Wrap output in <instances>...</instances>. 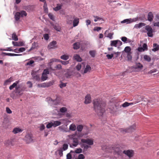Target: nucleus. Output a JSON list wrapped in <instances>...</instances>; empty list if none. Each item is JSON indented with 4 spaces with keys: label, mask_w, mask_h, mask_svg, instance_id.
<instances>
[{
    "label": "nucleus",
    "mask_w": 159,
    "mask_h": 159,
    "mask_svg": "<svg viewBox=\"0 0 159 159\" xmlns=\"http://www.w3.org/2000/svg\"><path fill=\"white\" fill-rule=\"evenodd\" d=\"M91 67L89 65H87L86 66V67L84 70V73H86L87 72H89L91 70Z\"/></svg>",
    "instance_id": "a878e982"
},
{
    "label": "nucleus",
    "mask_w": 159,
    "mask_h": 159,
    "mask_svg": "<svg viewBox=\"0 0 159 159\" xmlns=\"http://www.w3.org/2000/svg\"><path fill=\"white\" fill-rule=\"evenodd\" d=\"M7 55L11 56H21V54H16L14 53H7L5 52H2V55Z\"/></svg>",
    "instance_id": "412c9836"
},
{
    "label": "nucleus",
    "mask_w": 159,
    "mask_h": 159,
    "mask_svg": "<svg viewBox=\"0 0 159 159\" xmlns=\"http://www.w3.org/2000/svg\"><path fill=\"white\" fill-rule=\"evenodd\" d=\"M83 128V126L82 125H79L77 127V129L78 131L81 132Z\"/></svg>",
    "instance_id": "37998d69"
},
{
    "label": "nucleus",
    "mask_w": 159,
    "mask_h": 159,
    "mask_svg": "<svg viewBox=\"0 0 159 159\" xmlns=\"http://www.w3.org/2000/svg\"><path fill=\"white\" fill-rule=\"evenodd\" d=\"M113 56L114 54H107L106 55L108 59H111L113 57Z\"/></svg>",
    "instance_id": "5fc2aeb1"
},
{
    "label": "nucleus",
    "mask_w": 159,
    "mask_h": 159,
    "mask_svg": "<svg viewBox=\"0 0 159 159\" xmlns=\"http://www.w3.org/2000/svg\"><path fill=\"white\" fill-rule=\"evenodd\" d=\"M57 42L56 41H52L50 43L48 46V48L49 49L54 48L56 46H55L57 44Z\"/></svg>",
    "instance_id": "2eb2a0df"
},
{
    "label": "nucleus",
    "mask_w": 159,
    "mask_h": 159,
    "mask_svg": "<svg viewBox=\"0 0 159 159\" xmlns=\"http://www.w3.org/2000/svg\"><path fill=\"white\" fill-rule=\"evenodd\" d=\"M79 144L78 139L77 138H75L73 139V143L72 144H70V147L72 148L73 147H76Z\"/></svg>",
    "instance_id": "1a4fd4ad"
},
{
    "label": "nucleus",
    "mask_w": 159,
    "mask_h": 159,
    "mask_svg": "<svg viewBox=\"0 0 159 159\" xmlns=\"http://www.w3.org/2000/svg\"><path fill=\"white\" fill-rule=\"evenodd\" d=\"M60 111L61 112L63 113L66 112L67 111V109L65 107H62L60 108Z\"/></svg>",
    "instance_id": "49530a36"
},
{
    "label": "nucleus",
    "mask_w": 159,
    "mask_h": 159,
    "mask_svg": "<svg viewBox=\"0 0 159 159\" xmlns=\"http://www.w3.org/2000/svg\"><path fill=\"white\" fill-rule=\"evenodd\" d=\"M24 140L27 143L32 142L33 141L32 135L31 134H27L25 137Z\"/></svg>",
    "instance_id": "39448f33"
},
{
    "label": "nucleus",
    "mask_w": 159,
    "mask_h": 159,
    "mask_svg": "<svg viewBox=\"0 0 159 159\" xmlns=\"http://www.w3.org/2000/svg\"><path fill=\"white\" fill-rule=\"evenodd\" d=\"M113 35V33H110L108 34L107 37L109 38L110 39H111L113 38L112 36Z\"/></svg>",
    "instance_id": "0e129e2a"
},
{
    "label": "nucleus",
    "mask_w": 159,
    "mask_h": 159,
    "mask_svg": "<svg viewBox=\"0 0 159 159\" xmlns=\"http://www.w3.org/2000/svg\"><path fill=\"white\" fill-rule=\"evenodd\" d=\"M73 58L77 61L80 62L82 61V59L80 56L77 54H75L73 57Z\"/></svg>",
    "instance_id": "a211bd4d"
},
{
    "label": "nucleus",
    "mask_w": 159,
    "mask_h": 159,
    "mask_svg": "<svg viewBox=\"0 0 159 159\" xmlns=\"http://www.w3.org/2000/svg\"><path fill=\"white\" fill-rule=\"evenodd\" d=\"M154 16L152 12H149L148 15V20L151 22L152 21Z\"/></svg>",
    "instance_id": "aec40b11"
},
{
    "label": "nucleus",
    "mask_w": 159,
    "mask_h": 159,
    "mask_svg": "<svg viewBox=\"0 0 159 159\" xmlns=\"http://www.w3.org/2000/svg\"><path fill=\"white\" fill-rule=\"evenodd\" d=\"M123 153L127 155L129 158L132 157L134 155V152L132 150H124Z\"/></svg>",
    "instance_id": "423d86ee"
},
{
    "label": "nucleus",
    "mask_w": 159,
    "mask_h": 159,
    "mask_svg": "<svg viewBox=\"0 0 159 159\" xmlns=\"http://www.w3.org/2000/svg\"><path fill=\"white\" fill-rule=\"evenodd\" d=\"M72 155L70 153H68L66 155V159H71Z\"/></svg>",
    "instance_id": "774afa93"
},
{
    "label": "nucleus",
    "mask_w": 159,
    "mask_h": 159,
    "mask_svg": "<svg viewBox=\"0 0 159 159\" xmlns=\"http://www.w3.org/2000/svg\"><path fill=\"white\" fill-rule=\"evenodd\" d=\"M93 108L99 116H102L105 111V103L101 99H94L93 101Z\"/></svg>",
    "instance_id": "f257e3e1"
},
{
    "label": "nucleus",
    "mask_w": 159,
    "mask_h": 159,
    "mask_svg": "<svg viewBox=\"0 0 159 159\" xmlns=\"http://www.w3.org/2000/svg\"><path fill=\"white\" fill-rule=\"evenodd\" d=\"M132 53H127V58L128 60L129 61H130L132 59V56L131 55Z\"/></svg>",
    "instance_id": "c03bdc74"
},
{
    "label": "nucleus",
    "mask_w": 159,
    "mask_h": 159,
    "mask_svg": "<svg viewBox=\"0 0 159 159\" xmlns=\"http://www.w3.org/2000/svg\"><path fill=\"white\" fill-rule=\"evenodd\" d=\"M75 16L73 15H68L66 16V22L67 24L71 25L72 24V22L74 19Z\"/></svg>",
    "instance_id": "20e7f679"
},
{
    "label": "nucleus",
    "mask_w": 159,
    "mask_h": 159,
    "mask_svg": "<svg viewBox=\"0 0 159 159\" xmlns=\"http://www.w3.org/2000/svg\"><path fill=\"white\" fill-rule=\"evenodd\" d=\"M96 52L95 50H91L89 51V54L92 57H94L95 56Z\"/></svg>",
    "instance_id": "ea45409f"
},
{
    "label": "nucleus",
    "mask_w": 159,
    "mask_h": 159,
    "mask_svg": "<svg viewBox=\"0 0 159 159\" xmlns=\"http://www.w3.org/2000/svg\"><path fill=\"white\" fill-rule=\"evenodd\" d=\"M27 15L26 12L24 11H21L20 12H16L14 15V18L16 21H18L20 17L26 16Z\"/></svg>",
    "instance_id": "f03ea898"
},
{
    "label": "nucleus",
    "mask_w": 159,
    "mask_h": 159,
    "mask_svg": "<svg viewBox=\"0 0 159 159\" xmlns=\"http://www.w3.org/2000/svg\"><path fill=\"white\" fill-rule=\"evenodd\" d=\"M145 29L147 32V34L148 36L152 37L153 36V30L151 26L149 25H147L145 26Z\"/></svg>",
    "instance_id": "7ed1b4c3"
},
{
    "label": "nucleus",
    "mask_w": 159,
    "mask_h": 159,
    "mask_svg": "<svg viewBox=\"0 0 159 159\" xmlns=\"http://www.w3.org/2000/svg\"><path fill=\"white\" fill-rule=\"evenodd\" d=\"M5 144L7 146H12L13 144L11 140H7L5 141Z\"/></svg>",
    "instance_id": "5701e85b"
},
{
    "label": "nucleus",
    "mask_w": 159,
    "mask_h": 159,
    "mask_svg": "<svg viewBox=\"0 0 159 159\" xmlns=\"http://www.w3.org/2000/svg\"><path fill=\"white\" fill-rule=\"evenodd\" d=\"M58 152H59V155L60 157H62L63 155V150H62V149L61 148L60 149L58 150Z\"/></svg>",
    "instance_id": "e2e57ef3"
},
{
    "label": "nucleus",
    "mask_w": 159,
    "mask_h": 159,
    "mask_svg": "<svg viewBox=\"0 0 159 159\" xmlns=\"http://www.w3.org/2000/svg\"><path fill=\"white\" fill-rule=\"evenodd\" d=\"M53 124V127H56L60 125L61 124V122L59 121H54Z\"/></svg>",
    "instance_id": "473e14b6"
},
{
    "label": "nucleus",
    "mask_w": 159,
    "mask_h": 159,
    "mask_svg": "<svg viewBox=\"0 0 159 159\" xmlns=\"http://www.w3.org/2000/svg\"><path fill=\"white\" fill-rule=\"evenodd\" d=\"M138 20V18H135L133 19H131V18L129 19H126L124 20L121 22V23H130L134 22H135Z\"/></svg>",
    "instance_id": "9d476101"
},
{
    "label": "nucleus",
    "mask_w": 159,
    "mask_h": 159,
    "mask_svg": "<svg viewBox=\"0 0 159 159\" xmlns=\"http://www.w3.org/2000/svg\"><path fill=\"white\" fill-rule=\"evenodd\" d=\"M81 65L79 63L76 66V68L78 70H80L81 68Z\"/></svg>",
    "instance_id": "338daca9"
},
{
    "label": "nucleus",
    "mask_w": 159,
    "mask_h": 159,
    "mask_svg": "<svg viewBox=\"0 0 159 159\" xmlns=\"http://www.w3.org/2000/svg\"><path fill=\"white\" fill-rule=\"evenodd\" d=\"M48 78V75L45 74H42L41 77V80L43 81L46 80Z\"/></svg>",
    "instance_id": "79ce46f5"
},
{
    "label": "nucleus",
    "mask_w": 159,
    "mask_h": 159,
    "mask_svg": "<svg viewBox=\"0 0 159 159\" xmlns=\"http://www.w3.org/2000/svg\"><path fill=\"white\" fill-rule=\"evenodd\" d=\"M37 86L38 87H46V83H43L41 84H38L37 85Z\"/></svg>",
    "instance_id": "09e8293b"
},
{
    "label": "nucleus",
    "mask_w": 159,
    "mask_h": 159,
    "mask_svg": "<svg viewBox=\"0 0 159 159\" xmlns=\"http://www.w3.org/2000/svg\"><path fill=\"white\" fill-rule=\"evenodd\" d=\"M129 102H125L122 104V106L124 107H125L129 106Z\"/></svg>",
    "instance_id": "052dcab7"
},
{
    "label": "nucleus",
    "mask_w": 159,
    "mask_h": 159,
    "mask_svg": "<svg viewBox=\"0 0 159 159\" xmlns=\"http://www.w3.org/2000/svg\"><path fill=\"white\" fill-rule=\"evenodd\" d=\"M54 29L58 31H60L61 27L58 25L55 24L53 27Z\"/></svg>",
    "instance_id": "58836bf2"
},
{
    "label": "nucleus",
    "mask_w": 159,
    "mask_h": 159,
    "mask_svg": "<svg viewBox=\"0 0 159 159\" xmlns=\"http://www.w3.org/2000/svg\"><path fill=\"white\" fill-rule=\"evenodd\" d=\"M31 75L33 77V79L37 80L39 81L40 80V77L39 75H36L35 72L33 71L31 73Z\"/></svg>",
    "instance_id": "f8f14e48"
},
{
    "label": "nucleus",
    "mask_w": 159,
    "mask_h": 159,
    "mask_svg": "<svg viewBox=\"0 0 159 159\" xmlns=\"http://www.w3.org/2000/svg\"><path fill=\"white\" fill-rule=\"evenodd\" d=\"M66 83H61L60 84H59V87L61 88H62L63 87H66Z\"/></svg>",
    "instance_id": "69168bd1"
},
{
    "label": "nucleus",
    "mask_w": 159,
    "mask_h": 159,
    "mask_svg": "<svg viewBox=\"0 0 159 159\" xmlns=\"http://www.w3.org/2000/svg\"><path fill=\"white\" fill-rule=\"evenodd\" d=\"M19 80H18L16 81L15 82L13 83L12 85L9 87V89L10 90H11L14 87L17 86V84L19 83Z\"/></svg>",
    "instance_id": "393cba45"
},
{
    "label": "nucleus",
    "mask_w": 159,
    "mask_h": 159,
    "mask_svg": "<svg viewBox=\"0 0 159 159\" xmlns=\"http://www.w3.org/2000/svg\"><path fill=\"white\" fill-rule=\"evenodd\" d=\"M146 24L143 23H139V24H136L134 26V28H140L143 26H145Z\"/></svg>",
    "instance_id": "b1692460"
},
{
    "label": "nucleus",
    "mask_w": 159,
    "mask_h": 159,
    "mask_svg": "<svg viewBox=\"0 0 159 159\" xmlns=\"http://www.w3.org/2000/svg\"><path fill=\"white\" fill-rule=\"evenodd\" d=\"M80 48V43L79 42L75 43L73 44V48L75 49H78Z\"/></svg>",
    "instance_id": "c756f323"
},
{
    "label": "nucleus",
    "mask_w": 159,
    "mask_h": 159,
    "mask_svg": "<svg viewBox=\"0 0 159 159\" xmlns=\"http://www.w3.org/2000/svg\"><path fill=\"white\" fill-rule=\"evenodd\" d=\"M43 37L44 39L47 40L49 38V36L48 34H45L43 35Z\"/></svg>",
    "instance_id": "864d4df0"
},
{
    "label": "nucleus",
    "mask_w": 159,
    "mask_h": 159,
    "mask_svg": "<svg viewBox=\"0 0 159 159\" xmlns=\"http://www.w3.org/2000/svg\"><path fill=\"white\" fill-rule=\"evenodd\" d=\"M112 149L114 150V151L116 152L118 155H120L122 154V151L120 150V148L118 147H112Z\"/></svg>",
    "instance_id": "4468645a"
},
{
    "label": "nucleus",
    "mask_w": 159,
    "mask_h": 159,
    "mask_svg": "<svg viewBox=\"0 0 159 159\" xmlns=\"http://www.w3.org/2000/svg\"><path fill=\"white\" fill-rule=\"evenodd\" d=\"M136 129V126L135 125H133L132 126H130L129 129H121V131H122L123 133H126L132 132L134 130H135Z\"/></svg>",
    "instance_id": "0eeeda50"
},
{
    "label": "nucleus",
    "mask_w": 159,
    "mask_h": 159,
    "mask_svg": "<svg viewBox=\"0 0 159 159\" xmlns=\"http://www.w3.org/2000/svg\"><path fill=\"white\" fill-rule=\"evenodd\" d=\"M53 81H51L48 83H46V87L50 86L53 85Z\"/></svg>",
    "instance_id": "6e6d98bb"
},
{
    "label": "nucleus",
    "mask_w": 159,
    "mask_h": 159,
    "mask_svg": "<svg viewBox=\"0 0 159 159\" xmlns=\"http://www.w3.org/2000/svg\"><path fill=\"white\" fill-rule=\"evenodd\" d=\"M54 68L55 69H57L58 70H61L62 69V67L60 64H58L56 65L55 67Z\"/></svg>",
    "instance_id": "bf43d9fd"
},
{
    "label": "nucleus",
    "mask_w": 159,
    "mask_h": 159,
    "mask_svg": "<svg viewBox=\"0 0 159 159\" xmlns=\"http://www.w3.org/2000/svg\"><path fill=\"white\" fill-rule=\"evenodd\" d=\"M81 141L83 143H86L88 144L89 146L92 145L93 144V140L91 139H82Z\"/></svg>",
    "instance_id": "6e6552de"
},
{
    "label": "nucleus",
    "mask_w": 159,
    "mask_h": 159,
    "mask_svg": "<svg viewBox=\"0 0 159 159\" xmlns=\"http://www.w3.org/2000/svg\"><path fill=\"white\" fill-rule=\"evenodd\" d=\"M85 157L83 154H80L78 156L77 159H84Z\"/></svg>",
    "instance_id": "13d9d810"
},
{
    "label": "nucleus",
    "mask_w": 159,
    "mask_h": 159,
    "mask_svg": "<svg viewBox=\"0 0 159 159\" xmlns=\"http://www.w3.org/2000/svg\"><path fill=\"white\" fill-rule=\"evenodd\" d=\"M91 102V98L90 95L87 94L85 97L84 103L85 104H88L90 103Z\"/></svg>",
    "instance_id": "9b49d317"
},
{
    "label": "nucleus",
    "mask_w": 159,
    "mask_h": 159,
    "mask_svg": "<svg viewBox=\"0 0 159 159\" xmlns=\"http://www.w3.org/2000/svg\"><path fill=\"white\" fill-rule=\"evenodd\" d=\"M110 45L111 46H114L116 47L117 46V40H112L111 41Z\"/></svg>",
    "instance_id": "f704fd0d"
},
{
    "label": "nucleus",
    "mask_w": 159,
    "mask_h": 159,
    "mask_svg": "<svg viewBox=\"0 0 159 159\" xmlns=\"http://www.w3.org/2000/svg\"><path fill=\"white\" fill-rule=\"evenodd\" d=\"M68 148V145L67 144H64L63 145V147L62 148V150L63 151H66V150Z\"/></svg>",
    "instance_id": "a18cd8bd"
},
{
    "label": "nucleus",
    "mask_w": 159,
    "mask_h": 159,
    "mask_svg": "<svg viewBox=\"0 0 159 159\" xmlns=\"http://www.w3.org/2000/svg\"><path fill=\"white\" fill-rule=\"evenodd\" d=\"M16 90V93H17L20 95H21L22 93H21L22 91L24 90L23 88H20V85H19L15 88Z\"/></svg>",
    "instance_id": "dca6fc26"
},
{
    "label": "nucleus",
    "mask_w": 159,
    "mask_h": 159,
    "mask_svg": "<svg viewBox=\"0 0 159 159\" xmlns=\"http://www.w3.org/2000/svg\"><path fill=\"white\" fill-rule=\"evenodd\" d=\"M83 146L84 148V150L85 151H86L89 148L91 147L90 146L87 145L83 144Z\"/></svg>",
    "instance_id": "4d7b16f0"
},
{
    "label": "nucleus",
    "mask_w": 159,
    "mask_h": 159,
    "mask_svg": "<svg viewBox=\"0 0 159 159\" xmlns=\"http://www.w3.org/2000/svg\"><path fill=\"white\" fill-rule=\"evenodd\" d=\"M153 48L152 49V50L153 52H156L159 50V45L157 43H154L153 44Z\"/></svg>",
    "instance_id": "4be33fe9"
},
{
    "label": "nucleus",
    "mask_w": 159,
    "mask_h": 159,
    "mask_svg": "<svg viewBox=\"0 0 159 159\" xmlns=\"http://www.w3.org/2000/svg\"><path fill=\"white\" fill-rule=\"evenodd\" d=\"M143 67V66L142 64H141L140 63H138L136 64L134 68L135 69H142Z\"/></svg>",
    "instance_id": "c9c22d12"
},
{
    "label": "nucleus",
    "mask_w": 159,
    "mask_h": 159,
    "mask_svg": "<svg viewBox=\"0 0 159 159\" xmlns=\"http://www.w3.org/2000/svg\"><path fill=\"white\" fill-rule=\"evenodd\" d=\"M27 84L28 85V87L29 88H31L32 87L33 84L31 82L29 81H28L27 83Z\"/></svg>",
    "instance_id": "680f3d73"
},
{
    "label": "nucleus",
    "mask_w": 159,
    "mask_h": 159,
    "mask_svg": "<svg viewBox=\"0 0 159 159\" xmlns=\"http://www.w3.org/2000/svg\"><path fill=\"white\" fill-rule=\"evenodd\" d=\"M12 39L15 41H17L18 40V38L17 36L16 35L15 33H13L12 35Z\"/></svg>",
    "instance_id": "72a5a7b5"
},
{
    "label": "nucleus",
    "mask_w": 159,
    "mask_h": 159,
    "mask_svg": "<svg viewBox=\"0 0 159 159\" xmlns=\"http://www.w3.org/2000/svg\"><path fill=\"white\" fill-rule=\"evenodd\" d=\"M131 48L130 47L127 46L126 47L124 50V51L127 53H130L131 52Z\"/></svg>",
    "instance_id": "2f4dec72"
},
{
    "label": "nucleus",
    "mask_w": 159,
    "mask_h": 159,
    "mask_svg": "<svg viewBox=\"0 0 159 159\" xmlns=\"http://www.w3.org/2000/svg\"><path fill=\"white\" fill-rule=\"evenodd\" d=\"M142 48L144 51H147L148 50L147 45L146 43H144L143 44Z\"/></svg>",
    "instance_id": "3c124183"
},
{
    "label": "nucleus",
    "mask_w": 159,
    "mask_h": 159,
    "mask_svg": "<svg viewBox=\"0 0 159 159\" xmlns=\"http://www.w3.org/2000/svg\"><path fill=\"white\" fill-rule=\"evenodd\" d=\"M52 126H53V123L51 122H50V123H49L46 125V127L48 128V129H49V128H50L51 127H52Z\"/></svg>",
    "instance_id": "8fccbe9b"
},
{
    "label": "nucleus",
    "mask_w": 159,
    "mask_h": 159,
    "mask_svg": "<svg viewBox=\"0 0 159 159\" xmlns=\"http://www.w3.org/2000/svg\"><path fill=\"white\" fill-rule=\"evenodd\" d=\"M93 17L95 18V19H94V21L95 22H97V21L100 20L102 21H104V20L102 18L98 16H94Z\"/></svg>",
    "instance_id": "cd10ccee"
},
{
    "label": "nucleus",
    "mask_w": 159,
    "mask_h": 159,
    "mask_svg": "<svg viewBox=\"0 0 159 159\" xmlns=\"http://www.w3.org/2000/svg\"><path fill=\"white\" fill-rule=\"evenodd\" d=\"M49 102L51 103L52 105H57L59 103V102L56 99L55 100H52V98H49Z\"/></svg>",
    "instance_id": "f3484780"
},
{
    "label": "nucleus",
    "mask_w": 159,
    "mask_h": 159,
    "mask_svg": "<svg viewBox=\"0 0 159 159\" xmlns=\"http://www.w3.org/2000/svg\"><path fill=\"white\" fill-rule=\"evenodd\" d=\"M48 16L49 18L53 21L55 20V18L53 14L52 13H49L48 14Z\"/></svg>",
    "instance_id": "de8ad7c7"
},
{
    "label": "nucleus",
    "mask_w": 159,
    "mask_h": 159,
    "mask_svg": "<svg viewBox=\"0 0 159 159\" xmlns=\"http://www.w3.org/2000/svg\"><path fill=\"white\" fill-rule=\"evenodd\" d=\"M76 128V127L75 125L72 124H71L69 126V129L70 130L74 131H75Z\"/></svg>",
    "instance_id": "c85d7f7f"
},
{
    "label": "nucleus",
    "mask_w": 159,
    "mask_h": 159,
    "mask_svg": "<svg viewBox=\"0 0 159 159\" xmlns=\"http://www.w3.org/2000/svg\"><path fill=\"white\" fill-rule=\"evenodd\" d=\"M12 78L11 77L9 79L6 80L4 83V85H7L8 84H9L12 81Z\"/></svg>",
    "instance_id": "4c0bfd02"
},
{
    "label": "nucleus",
    "mask_w": 159,
    "mask_h": 159,
    "mask_svg": "<svg viewBox=\"0 0 159 159\" xmlns=\"http://www.w3.org/2000/svg\"><path fill=\"white\" fill-rule=\"evenodd\" d=\"M79 23V19L75 16L72 22L73 26L74 27L77 26Z\"/></svg>",
    "instance_id": "ddd939ff"
},
{
    "label": "nucleus",
    "mask_w": 159,
    "mask_h": 159,
    "mask_svg": "<svg viewBox=\"0 0 159 159\" xmlns=\"http://www.w3.org/2000/svg\"><path fill=\"white\" fill-rule=\"evenodd\" d=\"M143 58L145 61H147L148 62H150L151 60V59L150 57L147 55H145L143 56Z\"/></svg>",
    "instance_id": "bb28decb"
},
{
    "label": "nucleus",
    "mask_w": 159,
    "mask_h": 159,
    "mask_svg": "<svg viewBox=\"0 0 159 159\" xmlns=\"http://www.w3.org/2000/svg\"><path fill=\"white\" fill-rule=\"evenodd\" d=\"M60 58L62 60H66L68 59L69 58V56L68 55L64 54L60 57Z\"/></svg>",
    "instance_id": "7c9ffc66"
},
{
    "label": "nucleus",
    "mask_w": 159,
    "mask_h": 159,
    "mask_svg": "<svg viewBox=\"0 0 159 159\" xmlns=\"http://www.w3.org/2000/svg\"><path fill=\"white\" fill-rule=\"evenodd\" d=\"M23 130L19 127H16L14 128L12 131V132L14 134H16L19 133L21 132Z\"/></svg>",
    "instance_id": "6ab92c4d"
},
{
    "label": "nucleus",
    "mask_w": 159,
    "mask_h": 159,
    "mask_svg": "<svg viewBox=\"0 0 159 159\" xmlns=\"http://www.w3.org/2000/svg\"><path fill=\"white\" fill-rule=\"evenodd\" d=\"M75 152L76 153H79L82 152V149L80 148H77L75 150Z\"/></svg>",
    "instance_id": "603ef678"
},
{
    "label": "nucleus",
    "mask_w": 159,
    "mask_h": 159,
    "mask_svg": "<svg viewBox=\"0 0 159 159\" xmlns=\"http://www.w3.org/2000/svg\"><path fill=\"white\" fill-rule=\"evenodd\" d=\"M58 62H61L62 65H66L69 63V61H63L60 60H58Z\"/></svg>",
    "instance_id": "e433bc0d"
},
{
    "label": "nucleus",
    "mask_w": 159,
    "mask_h": 159,
    "mask_svg": "<svg viewBox=\"0 0 159 159\" xmlns=\"http://www.w3.org/2000/svg\"><path fill=\"white\" fill-rule=\"evenodd\" d=\"M62 6L60 4H57V6L53 8V9L55 11H57L60 10L61 7Z\"/></svg>",
    "instance_id": "a19ab883"
}]
</instances>
